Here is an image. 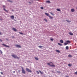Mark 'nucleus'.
Here are the masks:
<instances>
[{
	"label": "nucleus",
	"mask_w": 77,
	"mask_h": 77,
	"mask_svg": "<svg viewBox=\"0 0 77 77\" xmlns=\"http://www.w3.org/2000/svg\"><path fill=\"white\" fill-rule=\"evenodd\" d=\"M11 56L13 57H14V58H16L17 59H19V57H18L17 55H15V54H13L11 55Z\"/></svg>",
	"instance_id": "1"
},
{
	"label": "nucleus",
	"mask_w": 77,
	"mask_h": 77,
	"mask_svg": "<svg viewBox=\"0 0 77 77\" xmlns=\"http://www.w3.org/2000/svg\"><path fill=\"white\" fill-rule=\"evenodd\" d=\"M22 74H26V71L24 70L23 68L22 67Z\"/></svg>",
	"instance_id": "2"
},
{
	"label": "nucleus",
	"mask_w": 77,
	"mask_h": 77,
	"mask_svg": "<svg viewBox=\"0 0 77 77\" xmlns=\"http://www.w3.org/2000/svg\"><path fill=\"white\" fill-rule=\"evenodd\" d=\"M26 70L28 72H32V71H31V70H30L28 68H26Z\"/></svg>",
	"instance_id": "3"
},
{
	"label": "nucleus",
	"mask_w": 77,
	"mask_h": 77,
	"mask_svg": "<svg viewBox=\"0 0 77 77\" xmlns=\"http://www.w3.org/2000/svg\"><path fill=\"white\" fill-rule=\"evenodd\" d=\"M15 46L17 47V48H21V46H20V45H15Z\"/></svg>",
	"instance_id": "4"
},
{
	"label": "nucleus",
	"mask_w": 77,
	"mask_h": 77,
	"mask_svg": "<svg viewBox=\"0 0 77 77\" xmlns=\"http://www.w3.org/2000/svg\"><path fill=\"white\" fill-rule=\"evenodd\" d=\"M10 17L12 20H14V16H11Z\"/></svg>",
	"instance_id": "5"
},
{
	"label": "nucleus",
	"mask_w": 77,
	"mask_h": 77,
	"mask_svg": "<svg viewBox=\"0 0 77 77\" xmlns=\"http://www.w3.org/2000/svg\"><path fill=\"white\" fill-rule=\"evenodd\" d=\"M12 29H13V30H14V31H15V32H17V29H15V28H13Z\"/></svg>",
	"instance_id": "6"
},
{
	"label": "nucleus",
	"mask_w": 77,
	"mask_h": 77,
	"mask_svg": "<svg viewBox=\"0 0 77 77\" xmlns=\"http://www.w3.org/2000/svg\"><path fill=\"white\" fill-rule=\"evenodd\" d=\"M2 45H4L5 47H10L9 46L6 45H5L4 44H2Z\"/></svg>",
	"instance_id": "7"
},
{
	"label": "nucleus",
	"mask_w": 77,
	"mask_h": 77,
	"mask_svg": "<svg viewBox=\"0 0 77 77\" xmlns=\"http://www.w3.org/2000/svg\"><path fill=\"white\" fill-rule=\"evenodd\" d=\"M60 42L62 44H63V40H60Z\"/></svg>",
	"instance_id": "8"
},
{
	"label": "nucleus",
	"mask_w": 77,
	"mask_h": 77,
	"mask_svg": "<svg viewBox=\"0 0 77 77\" xmlns=\"http://www.w3.org/2000/svg\"><path fill=\"white\" fill-rule=\"evenodd\" d=\"M71 11L72 12H74L75 11V10H74V9H71Z\"/></svg>",
	"instance_id": "9"
},
{
	"label": "nucleus",
	"mask_w": 77,
	"mask_h": 77,
	"mask_svg": "<svg viewBox=\"0 0 77 77\" xmlns=\"http://www.w3.org/2000/svg\"><path fill=\"white\" fill-rule=\"evenodd\" d=\"M69 35H73V33H72L71 32H69Z\"/></svg>",
	"instance_id": "10"
},
{
	"label": "nucleus",
	"mask_w": 77,
	"mask_h": 77,
	"mask_svg": "<svg viewBox=\"0 0 77 77\" xmlns=\"http://www.w3.org/2000/svg\"><path fill=\"white\" fill-rule=\"evenodd\" d=\"M50 66H52V67H55L56 66L54 64L51 65H50Z\"/></svg>",
	"instance_id": "11"
},
{
	"label": "nucleus",
	"mask_w": 77,
	"mask_h": 77,
	"mask_svg": "<svg viewBox=\"0 0 77 77\" xmlns=\"http://www.w3.org/2000/svg\"><path fill=\"white\" fill-rule=\"evenodd\" d=\"M66 42L67 43H71V42L67 40L66 41Z\"/></svg>",
	"instance_id": "12"
},
{
	"label": "nucleus",
	"mask_w": 77,
	"mask_h": 77,
	"mask_svg": "<svg viewBox=\"0 0 77 77\" xmlns=\"http://www.w3.org/2000/svg\"><path fill=\"white\" fill-rule=\"evenodd\" d=\"M57 11H58V12H60L61 11L60 9L58 8L57 9Z\"/></svg>",
	"instance_id": "13"
},
{
	"label": "nucleus",
	"mask_w": 77,
	"mask_h": 77,
	"mask_svg": "<svg viewBox=\"0 0 77 77\" xmlns=\"http://www.w3.org/2000/svg\"><path fill=\"white\" fill-rule=\"evenodd\" d=\"M45 14L47 16H49V14H48L46 13H45Z\"/></svg>",
	"instance_id": "14"
},
{
	"label": "nucleus",
	"mask_w": 77,
	"mask_h": 77,
	"mask_svg": "<svg viewBox=\"0 0 77 77\" xmlns=\"http://www.w3.org/2000/svg\"><path fill=\"white\" fill-rule=\"evenodd\" d=\"M68 44V43H66V42H65L64 44V45H67Z\"/></svg>",
	"instance_id": "15"
},
{
	"label": "nucleus",
	"mask_w": 77,
	"mask_h": 77,
	"mask_svg": "<svg viewBox=\"0 0 77 77\" xmlns=\"http://www.w3.org/2000/svg\"><path fill=\"white\" fill-rule=\"evenodd\" d=\"M56 51L57 52V53H60V52L59 50H56Z\"/></svg>",
	"instance_id": "16"
},
{
	"label": "nucleus",
	"mask_w": 77,
	"mask_h": 77,
	"mask_svg": "<svg viewBox=\"0 0 77 77\" xmlns=\"http://www.w3.org/2000/svg\"><path fill=\"white\" fill-rule=\"evenodd\" d=\"M46 3H50V2L49 1H46Z\"/></svg>",
	"instance_id": "17"
},
{
	"label": "nucleus",
	"mask_w": 77,
	"mask_h": 77,
	"mask_svg": "<svg viewBox=\"0 0 77 77\" xmlns=\"http://www.w3.org/2000/svg\"><path fill=\"white\" fill-rule=\"evenodd\" d=\"M49 17L51 19H53V17H51L50 16H49Z\"/></svg>",
	"instance_id": "18"
},
{
	"label": "nucleus",
	"mask_w": 77,
	"mask_h": 77,
	"mask_svg": "<svg viewBox=\"0 0 77 77\" xmlns=\"http://www.w3.org/2000/svg\"><path fill=\"white\" fill-rule=\"evenodd\" d=\"M66 50H68V49H69V47H68V46H66Z\"/></svg>",
	"instance_id": "19"
},
{
	"label": "nucleus",
	"mask_w": 77,
	"mask_h": 77,
	"mask_svg": "<svg viewBox=\"0 0 77 77\" xmlns=\"http://www.w3.org/2000/svg\"><path fill=\"white\" fill-rule=\"evenodd\" d=\"M68 57H72V56L70 54H69L68 55Z\"/></svg>",
	"instance_id": "20"
},
{
	"label": "nucleus",
	"mask_w": 77,
	"mask_h": 77,
	"mask_svg": "<svg viewBox=\"0 0 77 77\" xmlns=\"http://www.w3.org/2000/svg\"><path fill=\"white\" fill-rule=\"evenodd\" d=\"M9 2H10L11 3H12V1L10 0H7Z\"/></svg>",
	"instance_id": "21"
},
{
	"label": "nucleus",
	"mask_w": 77,
	"mask_h": 77,
	"mask_svg": "<svg viewBox=\"0 0 77 77\" xmlns=\"http://www.w3.org/2000/svg\"><path fill=\"white\" fill-rule=\"evenodd\" d=\"M4 10V11H6V12H8V11H7L6 10V9H5V8H4L3 9Z\"/></svg>",
	"instance_id": "22"
},
{
	"label": "nucleus",
	"mask_w": 77,
	"mask_h": 77,
	"mask_svg": "<svg viewBox=\"0 0 77 77\" xmlns=\"http://www.w3.org/2000/svg\"><path fill=\"white\" fill-rule=\"evenodd\" d=\"M58 44L60 46H62V44H60V43H58Z\"/></svg>",
	"instance_id": "23"
},
{
	"label": "nucleus",
	"mask_w": 77,
	"mask_h": 77,
	"mask_svg": "<svg viewBox=\"0 0 77 77\" xmlns=\"http://www.w3.org/2000/svg\"><path fill=\"white\" fill-rule=\"evenodd\" d=\"M68 66H72V64H69L68 65Z\"/></svg>",
	"instance_id": "24"
},
{
	"label": "nucleus",
	"mask_w": 77,
	"mask_h": 77,
	"mask_svg": "<svg viewBox=\"0 0 77 77\" xmlns=\"http://www.w3.org/2000/svg\"><path fill=\"white\" fill-rule=\"evenodd\" d=\"M50 14H51V15H54V14H53V13H52V12H51V13H50Z\"/></svg>",
	"instance_id": "25"
},
{
	"label": "nucleus",
	"mask_w": 77,
	"mask_h": 77,
	"mask_svg": "<svg viewBox=\"0 0 77 77\" xmlns=\"http://www.w3.org/2000/svg\"><path fill=\"white\" fill-rule=\"evenodd\" d=\"M44 20L45 21H46V22H47V20L46 19H45Z\"/></svg>",
	"instance_id": "26"
},
{
	"label": "nucleus",
	"mask_w": 77,
	"mask_h": 77,
	"mask_svg": "<svg viewBox=\"0 0 77 77\" xmlns=\"http://www.w3.org/2000/svg\"><path fill=\"white\" fill-rule=\"evenodd\" d=\"M35 60H38V58L35 57Z\"/></svg>",
	"instance_id": "27"
},
{
	"label": "nucleus",
	"mask_w": 77,
	"mask_h": 77,
	"mask_svg": "<svg viewBox=\"0 0 77 77\" xmlns=\"http://www.w3.org/2000/svg\"><path fill=\"white\" fill-rule=\"evenodd\" d=\"M66 21H67V22H68V23H70V22H71V21L68 20H66Z\"/></svg>",
	"instance_id": "28"
},
{
	"label": "nucleus",
	"mask_w": 77,
	"mask_h": 77,
	"mask_svg": "<svg viewBox=\"0 0 77 77\" xmlns=\"http://www.w3.org/2000/svg\"><path fill=\"white\" fill-rule=\"evenodd\" d=\"M38 47L39 48H42L43 47H42V46H38Z\"/></svg>",
	"instance_id": "29"
},
{
	"label": "nucleus",
	"mask_w": 77,
	"mask_h": 77,
	"mask_svg": "<svg viewBox=\"0 0 77 77\" xmlns=\"http://www.w3.org/2000/svg\"><path fill=\"white\" fill-rule=\"evenodd\" d=\"M40 73H41V74H43V73H42V72L41 71L39 70V71Z\"/></svg>",
	"instance_id": "30"
},
{
	"label": "nucleus",
	"mask_w": 77,
	"mask_h": 77,
	"mask_svg": "<svg viewBox=\"0 0 77 77\" xmlns=\"http://www.w3.org/2000/svg\"><path fill=\"white\" fill-rule=\"evenodd\" d=\"M19 33L21 35H24L23 33H21V32H19Z\"/></svg>",
	"instance_id": "31"
},
{
	"label": "nucleus",
	"mask_w": 77,
	"mask_h": 77,
	"mask_svg": "<svg viewBox=\"0 0 77 77\" xmlns=\"http://www.w3.org/2000/svg\"><path fill=\"white\" fill-rule=\"evenodd\" d=\"M41 9H44V8H43V7H41Z\"/></svg>",
	"instance_id": "32"
},
{
	"label": "nucleus",
	"mask_w": 77,
	"mask_h": 77,
	"mask_svg": "<svg viewBox=\"0 0 77 77\" xmlns=\"http://www.w3.org/2000/svg\"><path fill=\"white\" fill-rule=\"evenodd\" d=\"M36 72L38 74H39V72L38 71H36Z\"/></svg>",
	"instance_id": "33"
},
{
	"label": "nucleus",
	"mask_w": 77,
	"mask_h": 77,
	"mask_svg": "<svg viewBox=\"0 0 77 77\" xmlns=\"http://www.w3.org/2000/svg\"><path fill=\"white\" fill-rule=\"evenodd\" d=\"M75 74H76V75H77V71L76 72H75Z\"/></svg>",
	"instance_id": "34"
},
{
	"label": "nucleus",
	"mask_w": 77,
	"mask_h": 77,
	"mask_svg": "<svg viewBox=\"0 0 77 77\" xmlns=\"http://www.w3.org/2000/svg\"><path fill=\"white\" fill-rule=\"evenodd\" d=\"M50 40H51V41H53V39L50 38Z\"/></svg>",
	"instance_id": "35"
},
{
	"label": "nucleus",
	"mask_w": 77,
	"mask_h": 77,
	"mask_svg": "<svg viewBox=\"0 0 77 77\" xmlns=\"http://www.w3.org/2000/svg\"><path fill=\"white\" fill-rule=\"evenodd\" d=\"M0 53H1V54H2L3 53V52H2V51H0Z\"/></svg>",
	"instance_id": "36"
},
{
	"label": "nucleus",
	"mask_w": 77,
	"mask_h": 77,
	"mask_svg": "<svg viewBox=\"0 0 77 77\" xmlns=\"http://www.w3.org/2000/svg\"><path fill=\"white\" fill-rule=\"evenodd\" d=\"M0 41L1 42H2V41H3L2 40L0 39Z\"/></svg>",
	"instance_id": "37"
},
{
	"label": "nucleus",
	"mask_w": 77,
	"mask_h": 77,
	"mask_svg": "<svg viewBox=\"0 0 77 77\" xmlns=\"http://www.w3.org/2000/svg\"><path fill=\"white\" fill-rule=\"evenodd\" d=\"M12 38H15V37L13 36L12 37Z\"/></svg>",
	"instance_id": "38"
},
{
	"label": "nucleus",
	"mask_w": 77,
	"mask_h": 77,
	"mask_svg": "<svg viewBox=\"0 0 77 77\" xmlns=\"http://www.w3.org/2000/svg\"><path fill=\"white\" fill-rule=\"evenodd\" d=\"M50 63H52V64H53V63H52L51 62H50Z\"/></svg>",
	"instance_id": "39"
},
{
	"label": "nucleus",
	"mask_w": 77,
	"mask_h": 77,
	"mask_svg": "<svg viewBox=\"0 0 77 77\" xmlns=\"http://www.w3.org/2000/svg\"><path fill=\"white\" fill-rule=\"evenodd\" d=\"M48 65H50V63H48Z\"/></svg>",
	"instance_id": "40"
},
{
	"label": "nucleus",
	"mask_w": 77,
	"mask_h": 77,
	"mask_svg": "<svg viewBox=\"0 0 77 77\" xmlns=\"http://www.w3.org/2000/svg\"><path fill=\"white\" fill-rule=\"evenodd\" d=\"M3 8H5V6L3 5Z\"/></svg>",
	"instance_id": "41"
},
{
	"label": "nucleus",
	"mask_w": 77,
	"mask_h": 77,
	"mask_svg": "<svg viewBox=\"0 0 77 77\" xmlns=\"http://www.w3.org/2000/svg\"><path fill=\"white\" fill-rule=\"evenodd\" d=\"M13 72V73H15V71H14Z\"/></svg>",
	"instance_id": "42"
},
{
	"label": "nucleus",
	"mask_w": 77,
	"mask_h": 77,
	"mask_svg": "<svg viewBox=\"0 0 77 77\" xmlns=\"http://www.w3.org/2000/svg\"><path fill=\"white\" fill-rule=\"evenodd\" d=\"M1 74H3V73L2 72H1Z\"/></svg>",
	"instance_id": "43"
},
{
	"label": "nucleus",
	"mask_w": 77,
	"mask_h": 77,
	"mask_svg": "<svg viewBox=\"0 0 77 77\" xmlns=\"http://www.w3.org/2000/svg\"><path fill=\"white\" fill-rule=\"evenodd\" d=\"M2 35V32H0V35Z\"/></svg>",
	"instance_id": "44"
},
{
	"label": "nucleus",
	"mask_w": 77,
	"mask_h": 77,
	"mask_svg": "<svg viewBox=\"0 0 77 77\" xmlns=\"http://www.w3.org/2000/svg\"><path fill=\"white\" fill-rule=\"evenodd\" d=\"M66 77H69V76L68 75L66 76Z\"/></svg>",
	"instance_id": "45"
},
{
	"label": "nucleus",
	"mask_w": 77,
	"mask_h": 77,
	"mask_svg": "<svg viewBox=\"0 0 77 77\" xmlns=\"http://www.w3.org/2000/svg\"><path fill=\"white\" fill-rule=\"evenodd\" d=\"M29 3H30V4L32 3H31V2H29Z\"/></svg>",
	"instance_id": "46"
},
{
	"label": "nucleus",
	"mask_w": 77,
	"mask_h": 77,
	"mask_svg": "<svg viewBox=\"0 0 77 77\" xmlns=\"http://www.w3.org/2000/svg\"><path fill=\"white\" fill-rule=\"evenodd\" d=\"M18 72H20V70H18Z\"/></svg>",
	"instance_id": "47"
},
{
	"label": "nucleus",
	"mask_w": 77,
	"mask_h": 77,
	"mask_svg": "<svg viewBox=\"0 0 77 77\" xmlns=\"http://www.w3.org/2000/svg\"><path fill=\"white\" fill-rule=\"evenodd\" d=\"M59 72V73H60V72Z\"/></svg>",
	"instance_id": "48"
},
{
	"label": "nucleus",
	"mask_w": 77,
	"mask_h": 77,
	"mask_svg": "<svg viewBox=\"0 0 77 77\" xmlns=\"http://www.w3.org/2000/svg\"><path fill=\"white\" fill-rule=\"evenodd\" d=\"M37 0L38 1H39V0Z\"/></svg>",
	"instance_id": "49"
},
{
	"label": "nucleus",
	"mask_w": 77,
	"mask_h": 77,
	"mask_svg": "<svg viewBox=\"0 0 77 77\" xmlns=\"http://www.w3.org/2000/svg\"><path fill=\"white\" fill-rule=\"evenodd\" d=\"M2 77V76L0 75V77Z\"/></svg>",
	"instance_id": "50"
}]
</instances>
